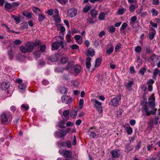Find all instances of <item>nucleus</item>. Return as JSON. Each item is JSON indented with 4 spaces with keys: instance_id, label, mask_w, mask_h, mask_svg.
<instances>
[{
    "instance_id": "4c0bfd02",
    "label": "nucleus",
    "mask_w": 160,
    "mask_h": 160,
    "mask_svg": "<svg viewBox=\"0 0 160 160\" xmlns=\"http://www.w3.org/2000/svg\"><path fill=\"white\" fill-rule=\"evenodd\" d=\"M91 8V5L86 6L84 8L83 11L84 12L86 13L89 11Z\"/></svg>"
},
{
    "instance_id": "f3484780",
    "label": "nucleus",
    "mask_w": 160,
    "mask_h": 160,
    "mask_svg": "<svg viewBox=\"0 0 160 160\" xmlns=\"http://www.w3.org/2000/svg\"><path fill=\"white\" fill-rule=\"evenodd\" d=\"M151 29L153 31V32H150L148 36L149 39L151 40L153 39L156 34L155 29L153 28H151Z\"/></svg>"
},
{
    "instance_id": "c85d7f7f",
    "label": "nucleus",
    "mask_w": 160,
    "mask_h": 160,
    "mask_svg": "<svg viewBox=\"0 0 160 160\" xmlns=\"http://www.w3.org/2000/svg\"><path fill=\"white\" fill-rule=\"evenodd\" d=\"M53 18L56 22L58 23L60 22V18L59 15H55L53 16Z\"/></svg>"
},
{
    "instance_id": "e433bc0d",
    "label": "nucleus",
    "mask_w": 160,
    "mask_h": 160,
    "mask_svg": "<svg viewBox=\"0 0 160 160\" xmlns=\"http://www.w3.org/2000/svg\"><path fill=\"white\" fill-rule=\"evenodd\" d=\"M126 130L127 131L128 134H131L132 132V128L130 127H128L126 128Z\"/></svg>"
},
{
    "instance_id": "f257e3e1",
    "label": "nucleus",
    "mask_w": 160,
    "mask_h": 160,
    "mask_svg": "<svg viewBox=\"0 0 160 160\" xmlns=\"http://www.w3.org/2000/svg\"><path fill=\"white\" fill-rule=\"evenodd\" d=\"M34 46L31 42H28L25 45V47L21 46L20 49L22 52L26 53L31 52L33 50Z\"/></svg>"
},
{
    "instance_id": "4be33fe9",
    "label": "nucleus",
    "mask_w": 160,
    "mask_h": 160,
    "mask_svg": "<svg viewBox=\"0 0 160 160\" xmlns=\"http://www.w3.org/2000/svg\"><path fill=\"white\" fill-rule=\"evenodd\" d=\"M102 62V59L100 58H98L96 59L95 60V67H98L100 65Z\"/></svg>"
},
{
    "instance_id": "e2e57ef3",
    "label": "nucleus",
    "mask_w": 160,
    "mask_h": 160,
    "mask_svg": "<svg viewBox=\"0 0 160 160\" xmlns=\"http://www.w3.org/2000/svg\"><path fill=\"white\" fill-rule=\"evenodd\" d=\"M153 148V146L152 144H149L147 146V148L148 151H150Z\"/></svg>"
},
{
    "instance_id": "dca6fc26",
    "label": "nucleus",
    "mask_w": 160,
    "mask_h": 160,
    "mask_svg": "<svg viewBox=\"0 0 160 160\" xmlns=\"http://www.w3.org/2000/svg\"><path fill=\"white\" fill-rule=\"evenodd\" d=\"M22 15L25 17L28 18H31L32 16V13L31 12H28L27 11H24L22 13Z\"/></svg>"
},
{
    "instance_id": "0e129e2a",
    "label": "nucleus",
    "mask_w": 160,
    "mask_h": 160,
    "mask_svg": "<svg viewBox=\"0 0 160 160\" xmlns=\"http://www.w3.org/2000/svg\"><path fill=\"white\" fill-rule=\"evenodd\" d=\"M71 48L73 49H78L79 48V47L76 44H74L72 46H70Z\"/></svg>"
},
{
    "instance_id": "c03bdc74",
    "label": "nucleus",
    "mask_w": 160,
    "mask_h": 160,
    "mask_svg": "<svg viewBox=\"0 0 160 160\" xmlns=\"http://www.w3.org/2000/svg\"><path fill=\"white\" fill-rule=\"evenodd\" d=\"M32 9L33 11L36 13H37L38 12H40L41 11L39 8L35 7H33L32 8Z\"/></svg>"
},
{
    "instance_id": "49530a36",
    "label": "nucleus",
    "mask_w": 160,
    "mask_h": 160,
    "mask_svg": "<svg viewBox=\"0 0 160 160\" xmlns=\"http://www.w3.org/2000/svg\"><path fill=\"white\" fill-rule=\"evenodd\" d=\"M158 69L156 68L154 69V71L153 73V77L155 79L156 78V76L158 74V72H159Z\"/></svg>"
},
{
    "instance_id": "b1692460",
    "label": "nucleus",
    "mask_w": 160,
    "mask_h": 160,
    "mask_svg": "<svg viewBox=\"0 0 160 160\" xmlns=\"http://www.w3.org/2000/svg\"><path fill=\"white\" fill-rule=\"evenodd\" d=\"M31 43L33 46L34 45L35 47L41 44V41L37 39L35 40L34 42Z\"/></svg>"
},
{
    "instance_id": "2eb2a0df",
    "label": "nucleus",
    "mask_w": 160,
    "mask_h": 160,
    "mask_svg": "<svg viewBox=\"0 0 160 160\" xmlns=\"http://www.w3.org/2000/svg\"><path fill=\"white\" fill-rule=\"evenodd\" d=\"M92 58H91L88 57L86 58L85 60V63H86V68L87 69H89L91 66V63L90 62L91 61Z\"/></svg>"
},
{
    "instance_id": "13d9d810",
    "label": "nucleus",
    "mask_w": 160,
    "mask_h": 160,
    "mask_svg": "<svg viewBox=\"0 0 160 160\" xmlns=\"http://www.w3.org/2000/svg\"><path fill=\"white\" fill-rule=\"evenodd\" d=\"M141 145V143L140 142H138L137 145L135 147L136 150H138L140 148Z\"/></svg>"
},
{
    "instance_id": "7c9ffc66",
    "label": "nucleus",
    "mask_w": 160,
    "mask_h": 160,
    "mask_svg": "<svg viewBox=\"0 0 160 160\" xmlns=\"http://www.w3.org/2000/svg\"><path fill=\"white\" fill-rule=\"evenodd\" d=\"M105 14L104 12L101 13L98 17V19L100 20H103L105 18Z\"/></svg>"
},
{
    "instance_id": "603ef678",
    "label": "nucleus",
    "mask_w": 160,
    "mask_h": 160,
    "mask_svg": "<svg viewBox=\"0 0 160 160\" xmlns=\"http://www.w3.org/2000/svg\"><path fill=\"white\" fill-rule=\"evenodd\" d=\"M26 87V85L23 83L20 84L18 86L19 88L22 90L24 89Z\"/></svg>"
},
{
    "instance_id": "412c9836",
    "label": "nucleus",
    "mask_w": 160,
    "mask_h": 160,
    "mask_svg": "<svg viewBox=\"0 0 160 160\" xmlns=\"http://www.w3.org/2000/svg\"><path fill=\"white\" fill-rule=\"evenodd\" d=\"M90 12L92 17L93 18H95L98 14L97 11L94 9H92Z\"/></svg>"
},
{
    "instance_id": "4468645a",
    "label": "nucleus",
    "mask_w": 160,
    "mask_h": 160,
    "mask_svg": "<svg viewBox=\"0 0 160 160\" xmlns=\"http://www.w3.org/2000/svg\"><path fill=\"white\" fill-rule=\"evenodd\" d=\"M95 52L93 49L89 48L87 51L86 53L87 56H89L92 57L95 55Z\"/></svg>"
},
{
    "instance_id": "37998d69",
    "label": "nucleus",
    "mask_w": 160,
    "mask_h": 160,
    "mask_svg": "<svg viewBox=\"0 0 160 160\" xmlns=\"http://www.w3.org/2000/svg\"><path fill=\"white\" fill-rule=\"evenodd\" d=\"M45 17V16L42 14L38 16V21L39 22H42L44 19Z\"/></svg>"
},
{
    "instance_id": "393cba45",
    "label": "nucleus",
    "mask_w": 160,
    "mask_h": 160,
    "mask_svg": "<svg viewBox=\"0 0 160 160\" xmlns=\"http://www.w3.org/2000/svg\"><path fill=\"white\" fill-rule=\"evenodd\" d=\"M60 91L62 94H66L68 92L67 88L63 87H61Z\"/></svg>"
},
{
    "instance_id": "9d476101",
    "label": "nucleus",
    "mask_w": 160,
    "mask_h": 160,
    "mask_svg": "<svg viewBox=\"0 0 160 160\" xmlns=\"http://www.w3.org/2000/svg\"><path fill=\"white\" fill-rule=\"evenodd\" d=\"M2 90H6L8 89L10 87V84L8 82H3L0 86Z\"/></svg>"
},
{
    "instance_id": "09e8293b",
    "label": "nucleus",
    "mask_w": 160,
    "mask_h": 160,
    "mask_svg": "<svg viewBox=\"0 0 160 160\" xmlns=\"http://www.w3.org/2000/svg\"><path fill=\"white\" fill-rule=\"evenodd\" d=\"M128 24L126 22L123 23L122 25L120 28V31L124 30L127 27Z\"/></svg>"
},
{
    "instance_id": "ea45409f",
    "label": "nucleus",
    "mask_w": 160,
    "mask_h": 160,
    "mask_svg": "<svg viewBox=\"0 0 160 160\" xmlns=\"http://www.w3.org/2000/svg\"><path fill=\"white\" fill-rule=\"evenodd\" d=\"M121 46V44L119 43H118L115 47V51L116 52H118Z\"/></svg>"
},
{
    "instance_id": "de8ad7c7",
    "label": "nucleus",
    "mask_w": 160,
    "mask_h": 160,
    "mask_svg": "<svg viewBox=\"0 0 160 160\" xmlns=\"http://www.w3.org/2000/svg\"><path fill=\"white\" fill-rule=\"evenodd\" d=\"M14 44L16 46H18L22 43V42L20 40H16L14 42Z\"/></svg>"
},
{
    "instance_id": "69168bd1",
    "label": "nucleus",
    "mask_w": 160,
    "mask_h": 160,
    "mask_svg": "<svg viewBox=\"0 0 160 160\" xmlns=\"http://www.w3.org/2000/svg\"><path fill=\"white\" fill-rule=\"evenodd\" d=\"M19 5V4L18 2H13L12 4V8H13L14 7H17V6H18Z\"/></svg>"
},
{
    "instance_id": "4d7b16f0",
    "label": "nucleus",
    "mask_w": 160,
    "mask_h": 160,
    "mask_svg": "<svg viewBox=\"0 0 160 160\" xmlns=\"http://www.w3.org/2000/svg\"><path fill=\"white\" fill-rule=\"evenodd\" d=\"M125 9L123 8H121L119 9L118 10V13L120 15H122L123 14L124 10H125Z\"/></svg>"
},
{
    "instance_id": "f8f14e48",
    "label": "nucleus",
    "mask_w": 160,
    "mask_h": 160,
    "mask_svg": "<svg viewBox=\"0 0 160 160\" xmlns=\"http://www.w3.org/2000/svg\"><path fill=\"white\" fill-rule=\"evenodd\" d=\"M7 114L5 112H3L1 115V120L2 122H6L8 121V118L7 117Z\"/></svg>"
},
{
    "instance_id": "cd10ccee",
    "label": "nucleus",
    "mask_w": 160,
    "mask_h": 160,
    "mask_svg": "<svg viewBox=\"0 0 160 160\" xmlns=\"http://www.w3.org/2000/svg\"><path fill=\"white\" fill-rule=\"evenodd\" d=\"M8 54L10 59H12L14 56V52L12 50L9 51H8Z\"/></svg>"
},
{
    "instance_id": "052dcab7",
    "label": "nucleus",
    "mask_w": 160,
    "mask_h": 160,
    "mask_svg": "<svg viewBox=\"0 0 160 160\" xmlns=\"http://www.w3.org/2000/svg\"><path fill=\"white\" fill-rule=\"evenodd\" d=\"M1 25L2 26H4L6 27L7 29V31L8 32H11L12 30L9 29V28L8 26L6 24H2Z\"/></svg>"
},
{
    "instance_id": "6e6552de",
    "label": "nucleus",
    "mask_w": 160,
    "mask_h": 160,
    "mask_svg": "<svg viewBox=\"0 0 160 160\" xmlns=\"http://www.w3.org/2000/svg\"><path fill=\"white\" fill-rule=\"evenodd\" d=\"M67 134V132L63 130H60L59 131H57L56 132V135L58 138H61L65 136Z\"/></svg>"
},
{
    "instance_id": "3c124183",
    "label": "nucleus",
    "mask_w": 160,
    "mask_h": 160,
    "mask_svg": "<svg viewBox=\"0 0 160 160\" xmlns=\"http://www.w3.org/2000/svg\"><path fill=\"white\" fill-rule=\"evenodd\" d=\"M146 71V69L145 68H143L139 70V72L142 75H143L144 74V72H145Z\"/></svg>"
},
{
    "instance_id": "473e14b6",
    "label": "nucleus",
    "mask_w": 160,
    "mask_h": 160,
    "mask_svg": "<svg viewBox=\"0 0 160 160\" xmlns=\"http://www.w3.org/2000/svg\"><path fill=\"white\" fill-rule=\"evenodd\" d=\"M64 70V68L60 67H58L56 69V71L59 72H62Z\"/></svg>"
},
{
    "instance_id": "8fccbe9b",
    "label": "nucleus",
    "mask_w": 160,
    "mask_h": 160,
    "mask_svg": "<svg viewBox=\"0 0 160 160\" xmlns=\"http://www.w3.org/2000/svg\"><path fill=\"white\" fill-rule=\"evenodd\" d=\"M84 103V101L83 99H81L79 101V105L80 108H82L83 107Z\"/></svg>"
},
{
    "instance_id": "0eeeda50",
    "label": "nucleus",
    "mask_w": 160,
    "mask_h": 160,
    "mask_svg": "<svg viewBox=\"0 0 160 160\" xmlns=\"http://www.w3.org/2000/svg\"><path fill=\"white\" fill-rule=\"evenodd\" d=\"M144 109L146 113V115L147 116H149L150 115H154L156 113V109L152 110H149L148 107L145 106Z\"/></svg>"
},
{
    "instance_id": "a18cd8bd",
    "label": "nucleus",
    "mask_w": 160,
    "mask_h": 160,
    "mask_svg": "<svg viewBox=\"0 0 160 160\" xmlns=\"http://www.w3.org/2000/svg\"><path fill=\"white\" fill-rule=\"evenodd\" d=\"M62 5H65L68 2V0H56Z\"/></svg>"
},
{
    "instance_id": "ddd939ff",
    "label": "nucleus",
    "mask_w": 160,
    "mask_h": 160,
    "mask_svg": "<svg viewBox=\"0 0 160 160\" xmlns=\"http://www.w3.org/2000/svg\"><path fill=\"white\" fill-rule=\"evenodd\" d=\"M60 42H53L52 44V50H57L60 47Z\"/></svg>"
},
{
    "instance_id": "a19ab883",
    "label": "nucleus",
    "mask_w": 160,
    "mask_h": 160,
    "mask_svg": "<svg viewBox=\"0 0 160 160\" xmlns=\"http://www.w3.org/2000/svg\"><path fill=\"white\" fill-rule=\"evenodd\" d=\"M12 17L13 18L14 20L16 21L17 23H19L20 22V19L18 17L14 15H12Z\"/></svg>"
},
{
    "instance_id": "6e6d98bb",
    "label": "nucleus",
    "mask_w": 160,
    "mask_h": 160,
    "mask_svg": "<svg viewBox=\"0 0 160 160\" xmlns=\"http://www.w3.org/2000/svg\"><path fill=\"white\" fill-rule=\"evenodd\" d=\"M81 36L80 35H76L74 37V38L75 39L76 41L79 44H81V42L79 43L78 42V41L80 38Z\"/></svg>"
},
{
    "instance_id": "5fc2aeb1",
    "label": "nucleus",
    "mask_w": 160,
    "mask_h": 160,
    "mask_svg": "<svg viewBox=\"0 0 160 160\" xmlns=\"http://www.w3.org/2000/svg\"><path fill=\"white\" fill-rule=\"evenodd\" d=\"M135 51L138 53L140 52L141 51V47L139 46L136 47L135 48Z\"/></svg>"
},
{
    "instance_id": "58836bf2",
    "label": "nucleus",
    "mask_w": 160,
    "mask_h": 160,
    "mask_svg": "<svg viewBox=\"0 0 160 160\" xmlns=\"http://www.w3.org/2000/svg\"><path fill=\"white\" fill-rule=\"evenodd\" d=\"M46 49V46L45 44H43L40 46V50L41 52H44L45 51Z\"/></svg>"
},
{
    "instance_id": "423d86ee",
    "label": "nucleus",
    "mask_w": 160,
    "mask_h": 160,
    "mask_svg": "<svg viewBox=\"0 0 160 160\" xmlns=\"http://www.w3.org/2000/svg\"><path fill=\"white\" fill-rule=\"evenodd\" d=\"M110 153L112 155V158H118L120 155V152L119 150L116 149L110 151Z\"/></svg>"
},
{
    "instance_id": "72a5a7b5",
    "label": "nucleus",
    "mask_w": 160,
    "mask_h": 160,
    "mask_svg": "<svg viewBox=\"0 0 160 160\" xmlns=\"http://www.w3.org/2000/svg\"><path fill=\"white\" fill-rule=\"evenodd\" d=\"M69 115V111L68 110H65L63 112V115L65 118H68Z\"/></svg>"
},
{
    "instance_id": "aec40b11",
    "label": "nucleus",
    "mask_w": 160,
    "mask_h": 160,
    "mask_svg": "<svg viewBox=\"0 0 160 160\" xmlns=\"http://www.w3.org/2000/svg\"><path fill=\"white\" fill-rule=\"evenodd\" d=\"M73 64L72 62H69L64 68L65 70L68 71L71 69L72 67Z\"/></svg>"
},
{
    "instance_id": "79ce46f5",
    "label": "nucleus",
    "mask_w": 160,
    "mask_h": 160,
    "mask_svg": "<svg viewBox=\"0 0 160 160\" xmlns=\"http://www.w3.org/2000/svg\"><path fill=\"white\" fill-rule=\"evenodd\" d=\"M151 12L153 15L156 16L158 15V11L156 10L155 9L152 8L151 10Z\"/></svg>"
},
{
    "instance_id": "bf43d9fd",
    "label": "nucleus",
    "mask_w": 160,
    "mask_h": 160,
    "mask_svg": "<svg viewBox=\"0 0 160 160\" xmlns=\"http://www.w3.org/2000/svg\"><path fill=\"white\" fill-rule=\"evenodd\" d=\"M53 11L54 9H50L47 11V13L48 15H52L53 14Z\"/></svg>"
},
{
    "instance_id": "680f3d73",
    "label": "nucleus",
    "mask_w": 160,
    "mask_h": 160,
    "mask_svg": "<svg viewBox=\"0 0 160 160\" xmlns=\"http://www.w3.org/2000/svg\"><path fill=\"white\" fill-rule=\"evenodd\" d=\"M109 30L111 32H113L115 31V28L113 26L110 27L109 28Z\"/></svg>"
},
{
    "instance_id": "f704fd0d",
    "label": "nucleus",
    "mask_w": 160,
    "mask_h": 160,
    "mask_svg": "<svg viewBox=\"0 0 160 160\" xmlns=\"http://www.w3.org/2000/svg\"><path fill=\"white\" fill-rule=\"evenodd\" d=\"M113 51V46H112V47L110 48L109 49H108L107 51H106V52L109 55L111 54Z\"/></svg>"
},
{
    "instance_id": "39448f33",
    "label": "nucleus",
    "mask_w": 160,
    "mask_h": 160,
    "mask_svg": "<svg viewBox=\"0 0 160 160\" xmlns=\"http://www.w3.org/2000/svg\"><path fill=\"white\" fill-rule=\"evenodd\" d=\"M61 100L62 102L64 103L69 104L72 102V98L69 96L64 95L61 98Z\"/></svg>"
},
{
    "instance_id": "a211bd4d",
    "label": "nucleus",
    "mask_w": 160,
    "mask_h": 160,
    "mask_svg": "<svg viewBox=\"0 0 160 160\" xmlns=\"http://www.w3.org/2000/svg\"><path fill=\"white\" fill-rule=\"evenodd\" d=\"M12 8V4L9 3L7 1L5 2V9L7 11H9V9Z\"/></svg>"
},
{
    "instance_id": "6ab92c4d",
    "label": "nucleus",
    "mask_w": 160,
    "mask_h": 160,
    "mask_svg": "<svg viewBox=\"0 0 160 160\" xmlns=\"http://www.w3.org/2000/svg\"><path fill=\"white\" fill-rule=\"evenodd\" d=\"M74 70L75 72L79 73L81 71V68L78 65L75 66L73 67Z\"/></svg>"
},
{
    "instance_id": "f03ea898",
    "label": "nucleus",
    "mask_w": 160,
    "mask_h": 160,
    "mask_svg": "<svg viewBox=\"0 0 160 160\" xmlns=\"http://www.w3.org/2000/svg\"><path fill=\"white\" fill-rule=\"evenodd\" d=\"M92 101L94 102V107L96 108V109L98 111L99 113L102 112V103L96 99H92Z\"/></svg>"
},
{
    "instance_id": "bb28decb",
    "label": "nucleus",
    "mask_w": 160,
    "mask_h": 160,
    "mask_svg": "<svg viewBox=\"0 0 160 160\" xmlns=\"http://www.w3.org/2000/svg\"><path fill=\"white\" fill-rule=\"evenodd\" d=\"M77 112L74 110H73L70 114L71 117L73 118H75L77 115Z\"/></svg>"
},
{
    "instance_id": "a878e982",
    "label": "nucleus",
    "mask_w": 160,
    "mask_h": 160,
    "mask_svg": "<svg viewBox=\"0 0 160 160\" xmlns=\"http://www.w3.org/2000/svg\"><path fill=\"white\" fill-rule=\"evenodd\" d=\"M157 56L155 54H153L150 56V59L153 62L152 63V65L153 66H155V63L154 62L155 61V60L156 57Z\"/></svg>"
},
{
    "instance_id": "c756f323",
    "label": "nucleus",
    "mask_w": 160,
    "mask_h": 160,
    "mask_svg": "<svg viewBox=\"0 0 160 160\" xmlns=\"http://www.w3.org/2000/svg\"><path fill=\"white\" fill-rule=\"evenodd\" d=\"M68 61V58L65 57H63L61 59L60 62L61 63L64 64L66 63Z\"/></svg>"
},
{
    "instance_id": "7ed1b4c3",
    "label": "nucleus",
    "mask_w": 160,
    "mask_h": 160,
    "mask_svg": "<svg viewBox=\"0 0 160 160\" xmlns=\"http://www.w3.org/2000/svg\"><path fill=\"white\" fill-rule=\"evenodd\" d=\"M121 99V95L119 94L116 97L114 98L110 103V104L114 107H117Z\"/></svg>"
},
{
    "instance_id": "1a4fd4ad",
    "label": "nucleus",
    "mask_w": 160,
    "mask_h": 160,
    "mask_svg": "<svg viewBox=\"0 0 160 160\" xmlns=\"http://www.w3.org/2000/svg\"><path fill=\"white\" fill-rule=\"evenodd\" d=\"M95 131H96V128H95L94 127H91L90 128L89 130L88 131V132H90V133H89L90 136L92 138H94L96 136V134L95 132Z\"/></svg>"
},
{
    "instance_id": "5701e85b",
    "label": "nucleus",
    "mask_w": 160,
    "mask_h": 160,
    "mask_svg": "<svg viewBox=\"0 0 160 160\" xmlns=\"http://www.w3.org/2000/svg\"><path fill=\"white\" fill-rule=\"evenodd\" d=\"M41 53L39 50H37L33 53L34 57L35 58H39L40 56Z\"/></svg>"
},
{
    "instance_id": "774afa93",
    "label": "nucleus",
    "mask_w": 160,
    "mask_h": 160,
    "mask_svg": "<svg viewBox=\"0 0 160 160\" xmlns=\"http://www.w3.org/2000/svg\"><path fill=\"white\" fill-rule=\"evenodd\" d=\"M66 144L67 147L68 148H70L71 146V142L69 140L67 141L66 142Z\"/></svg>"
},
{
    "instance_id": "338daca9",
    "label": "nucleus",
    "mask_w": 160,
    "mask_h": 160,
    "mask_svg": "<svg viewBox=\"0 0 160 160\" xmlns=\"http://www.w3.org/2000/svg\"><path fill=\"white\" fill-rule=\"evenodd\" d=\"M87 21L89 24H92L94 23V22L93 21L92 18H88L87 19Z\"/></svg>"
},
{
    "instance_id": "2f4dec72",
    "label": "nucleus",
    "mask_w": 160,
    "mask_h": 160,
    "mask_svg": "<svg viewBox=\"0 0 160 160\" xmlns=\"http://www.w3.org/2000/svg\"><path fill=\"white\" fill-rule=\"evenodd\" d=\"M134 84L133 81H129L125 85V87L127 88H131Z\"/></svg>"
},
{
    "instance_id": "20e7f679",
    "label": "nucleus",
    "mask_w": 160,
    "mask_h": 160,
    "mask_svg": "<svg viewBox=\"0 0 160 160\" xmlns=\"http://www.w3.org/2000/svg\"><path fill=\"white\" fill-rule=\"evenodd\" d=\"M77 12V10L75 8H72L68 10V15L69 17L72 18L76 15Z\"/></svg>"
},
{
    "instance_id": "864d4df0",
    "label": "nucleus",
    "mask_w": 160,
    "mask_h": 160,
    "mask_svg": "<svg viewBox=\"0 0 160 160\" xmlns=\"http://www.w3.org/2000/svg\"><path fill=\"white\" fill-rule=\"evenodd\" d=\"M129 8L131 12H133L135 9V6L133 5H131L129 6Z\"/></svg>"
},
{
    "instance_id": "c9c22d12",
    "label": "nucleus",
    "mask_w": 160,
    "mask_h": 160,
    "mask_svg": "<svg viewBox=\"0 0 160 160\" xmlns=\"http://www.w3.org/2000/svg\"><path fill=\"white\" fill-rule=\"evenodd\" d=\"M65 122L64 121L62 120V121H61L59 123L58 127H59L60 128H66V127L64 126H63Z\"/></svg>"
},
{
    "instance_id": "9b49d317",
    "label": "nucleus",
    "mask_w": 160,
    "mask_h": 160,
    "mask_svg": "<svg viewBox=\"0 0 160 160\" xmlns=\"http://www.w3.org/2000/svg\"><path fill=\"white\" fill-rule=\"evenodd\" d=\"M64 157L66 158L71 157L72 156V153L69 151L63 150L61 153Z\"/></svg>"
}]
</instances>
